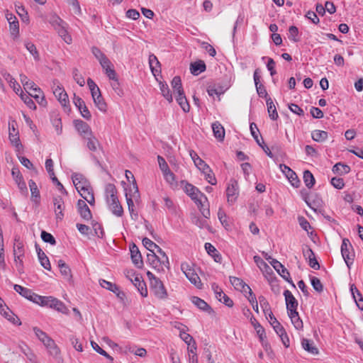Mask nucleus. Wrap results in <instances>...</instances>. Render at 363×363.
Listing matches in <instances>:
<instances>
[{
    "label": "nucleus",
    "instance_id": "nucleus-48",
    "mask_svg": "<svg viewBox=\"0 0 363 363\" xmlns=\"http://www.w3.org/2000/svg\"><path fill=\"white\" fill-rule=\"evenodd\" d=\"M52 125L55 127L57 135H60L62 131L61 118L57 114L55 115L51 119Z\"/></svg>",
    "mask_w": 363,
    "mask_h": 363
},
{
    "label": "nucleus",
    "instance_id": "nucleus-45",
    "mask_svg": "<svg viewBox=\"0 0 363 363\" xmlns=\"http://www.w3.org/2000/svg\"><path fill=\"white\" fill-rule=\"evenodd\" d=\"M172 86L174 91L177 94L184 92L181 78L178 76L174 77L172 80Z\"/></svg>",
    "mask_w": 363,
    "mask_h": 363
},
{
    "label": "nucleus",
    "instance_id": "nucleus-20",
    "mask_svg": "<svg viewBox=\"0 0 363 363\" xmlns=\"http://www.w3.org/2000/svg\"><path fill=\"white\" fill-rule=\"evenodd\" d=\"M14 290L21 295L23 297L27 298L28 300L33 301L34 303V296H38V294H35L32 290L25 288L18 284L13 285Z\"/></svg>",
    "mask_w": 363,
    "mask_h": 363
},
{
    "label": "nucleus",
    "instance_id": "nucleus-61",
    "mask_svg": "<svg viewBox=\"0 0 363 363\" xmlns=\"http://www.w3.org/2000/svg\"><path fill=\"white\" fill-rule=\"evenodd\" d=\"M156 251L160 256V258L161 259V262L162 263V265L167 268H169V262L168 257L167 256L166 253L159 246L156 249Z\"/></svg>",
    "mask_w": 363,
    "mask_h": 363
},
{
    "label": "nucleus",
    "instance_id": "nucleus-24",
    "mask_svg": "<svg viewBox=\"0 0 363 363\" xmlns=\"http://www.w3.org/2000/svg\"><path fill=\"white\" fill-rule=\"evenodd\" d=\"M57 265L60 268V273L64 278L67 281H71L72 279V275L69 267L62 259L58 260Z\"/></svg>",
    "mask_w": 363,
    "mask_h": 363
},
{
    "label": "nucleus",
    "instance_id": "nucleus-11",
    "mask_svg": "<svg viewBox=\"0 0 363 363\" xmlns=\"http://www.w3.org/2000/svg\"><path fill=\"white\" fill-rule=\"evenodd\" d=\"M108 209L113 215L121 217L123 215V208L118 199V196L106 199Z\"/></svg>",
    "mask_w": 363,
    "mask_h": 363
},
{
    "label": "nucleus",
    "instance_id": "nucleus-32",
    "mask_svg": "<svg viewBox=\"0 0 363 363\" xmlns=\"http://www.w3.org/2000/svg\"><path fill=\"white\" fill-rule=\"evenodd\" d=\"M4 77L16 94H18L19 92L21 91V86L9 73H5Z\"/></svg>",
    "mask_w": 363,
    "mask_h": 363
},
{
    "label": "nucleus",
    "instance_id": "nucleus-2",
    "mask_svg": "<svg viewBox=\"0 0 363 363\" xmlns=\"http://www.w3.org/2000/svg\"><path fill=\"white\" fill-rule=\"evenodd\" d=\"M50 23L63 40L66 43L70 44L72 40L71 35L67 32L66 23L57 16L53 17Z\"/></svg>",
    "mask_w": 363,
    "mask_h": 363
},
{
    "label": "nucleus",
    "instance_id": "nucleus-52",
    "mask_svg": "<svg viewBox=\"0 0 363 363\" xmlns=\"http://www.w3.org/2000/svg\"><path fill=\"white\" fill-rule=\"evenodd\" d=\"M305 201L307 205L312 208L314 211H317V208L321 206L322 200L317 197L315 199L311 201L310 198H305Z\"/></svg>",
    "mask_w": 363,
    "mask_h": 363
},
{
    "label": "nucleus",
    "instance_id": "nucleus-37",
    "mask_svg": "<svg viewBox=\"0 0 363 363\" xmlns=\"http://www.w3.org/2000/svg\"><path fill=\"white\" fill-rule=\"evenodd\" d=\"M149 64L151 71L155 76L160 72V70L156 69L157 67L160 66V63L155 55L151 54L149 56Z\"/></svg>",
    "mask_w": 363,
    "mask_h": 363
},
{
    "label": "nucleus",
    "instance_id": "nucleus-42",
    "mask_svg": "<svg viewBox=\"0 0 363 363\" xmlns=\"http://www.w3.org/2000/svg\"><path fill=\"white\" fill-rule=\"evenodd\" d=\"M303 181L306 186L309 189L312 188L315 182L313 174L309 170H305L303 172Z\"/></svg>",
    "mask_w": 363,
    "mask_h": 363
},
{
    "label": "nucleus",
    "instance_id": "nucleus-53",
    "mask_svg": "<svg viewBox=\"0 0 363 363\" xmlns=\"http://www.w3.org/2000/svg\"><path fill=\"white\" fill-rule=\"evenodd\" d=\"M298 29L295 26H291L289 28V38L290 40L293 42H298L299 40L298 38Z\"/></svg>",
    "mask_w": 363,
    "mask_h": 363
},
{
    "label": "nucleus",
    "instance_id": "nucleus-22",
    "mask_svg": "<svg viewBox=\"0 0 363 363\" xmlns=\"http://www.w3.org/2000/svg\"><path fill=\"white\" fill-rule=\"evenodd\" d=\"M35 248L41 266L45 269L50 270L51 264L45 253L38 246V245H35Z\"/></svg>",
    "mask_w": 363,
    "mask_h": 363
},
{
    "label": "nucleus",
    "instance_id": "nucleus-18",
    "mask_svg": "<svg viewBox=\"0 0 363 363\" xmlns=\"http://www.w3.org/2000/svg\"><path fill=\"white\" fill-rule=\"evenodd\" d=\"M130 252L133 264L138 268L142 267L143 262L138 247L133 243L130 245Z\"/></svg>",
    "mask_w": 363,
    "mask_h": 363
},
{
    "label": "nucleus",
    "instance_id": "nucleus-17",
    "mask_svg": "<svg viewBox=\"0 0 363 363\" xmlns=\"http://www.w3.org/2000/svg\"><path fill=\"white\" fill-rule=\"evenodd\" d=\"M303 254L305 258L308 260V264L311 268L316 270L320 269V264L315 257L313 251L310 247H306V249H303Z\"/></svg>",
    "mask_w": 363,
    "mask_h": 363
},
{
    "label": "nucleus",
    "instance_id": "nucleus-39",
    "mask_svg": "<svg viewBox=\"0 0 363 363\" xmlns=\"http://www.w3.org/2000/svg\"><path fill=\"white\" fill-rule=\"evenodd\" d=\"M84 139L87 140L86 146L89 150L92 152L97 150V147L99 145V143L93 134L85 138Z\"/></svg>",
    "mask_w": 363,
    "mask_h": 363
},
{
    "label": "nucleus",
    "instance_id": "nucleus-21",
    "mask_svg": "<svg viewBox=\"0 0 363 363\" xmlns=\"http://www.w3.org/2000/svg\"><path fill=\"white\" fill-rule=\"evenodd\" d=\"M185 191L188 195L190 196L192 200H198V196L203 197L205 201H207V197L201 193L196 187L194 186L187 184L185 186Z\"/></svg>",
    "mask_w": 363,
    "mask_h": 363
},
{
    "label": "nucleus",
    "instance_id": "nucleus-27",
    "mask_svg": "<svg viewBox=\"0 0 363 363\" xmlns=\"http://www.w3.org/2000/svg\"><path fill=\"white\" fill-rule=\"evenodd\" d=\"M211 126L215 138L219 141H223L225 138V129L223 126L218 121L213 123Z\"/></svg>",
    "mask_w": 363,
    "mask_h": 363
},
{
    "label": "nucleus",
    "instance_id": "nucleus-58",
    "mask_svg": "<svg viewBox=\"0 0 363 363\" xmlns=\"http://www.w3.org/2000/svg\"><path fill=\"white\" fill-rule=\"evenodd\" d=\"M91 345L93 347V349L97 352L98 353H99L100 354L104 356L105 357H106L108 359H109L111 362H113V358L110 356L105 350H104L103 349H101L99 345L94 342V341H91Z\"/></svg>",
    "mask_w": 363,
    "mask_h": 363
},
{
    "label": "nucleus",
    "instance_id": "nucleus-59",
    "mask_svg": "<svg viewBox=\"0 0 363 363\" xmlns=\"http://www.w3.org/2000/svg\"><path fill=\"white\" fill-rule=\"evenodd\" d=\"M259 302L260 304L261 308L263 310V312L265 315V316H267V312L271 309L270 305L266 298L263 296H259L258 297Z\"/></svg>",
    "mask_w": 363,
    "mask_h": 363
},
{
    "label": "nucleus",
    "instance_id": "nucleus-25",
    "mask_svg": "<svg viewBox=\"0 0 363 363\" xmlns=\"http://www.w3.org/2000/svg\"><path fill=\"white\" fill-rule=\"evenodd\" d=\"M14 257L20 259L24 257V245L19 238H15L13 243Z\"/></svg>",
    "mask_w": 363,
    "mask_h": 363
},
{
    "label": "nucleus",
    "instance_id": "nucleus-56",
    "mask_svg": "<svg viewBox=\"0 0 363 363\" xmlns=\"http://www.w3.org/2000/svg\"><path fill=\"white\" fill-rule=\"evenodd\" d=\"M96 106L102 112H106L107 108V105L104 101L102 96L96 97L95 99H93Z\"/></svg>",
    "mask_w": 363,
    "mask_h": 363
},
{
    "label": "nucleus",
    "instance_id": "nucleus-28",
    "mask_svg": "<svg viewBox=\"0 0 363 363\" xmlns=\"http://www.w3.org/2000/svg\"><path fill=\"white\" fill-rule=\"evenodd\" d=\"M303 348L312 354H318V349L315 346L313 340L303 338L301 341Z\"/></svg>",
    "mask_w": 363,
    "mask_h": 363
},
{
    "label": "nucleus",
    "instance_id": "nucleus-23",
    "mask_svg": "<svg viewBox=\"0 0 363 363\" xmlns=\"http://www.w3.org/2000/svg\"><path fill=\"white\" fill-rule=\"evenodd\" d=\"M147 262L150 264L157 271L163 270V265L161 262V259L158 255L155 254V252L147 254Z\"/></svg>",
    "mask_w": 363,
    "mask_h": 363
},
{
    "label": "nucleus",
    "instance_id": "nucleus-36",
    "mask_svg": "<svg viewBox=\"0 0 363 363\" xmlns=\"http://www.w3.org/2000/svg\"><path fill=\"white\" fill-rule=\"evenodd\" d=\"M160 89L162 96L169 102H172L173 98L169 86L165 82H160Z\"/></svg>",
    "mask_w": 363,
    "mask_h": 363
},
{
    "label": "nucleus",
    "instance_id": "nucleus-34",
    "mask_svg": "<svg viewBox=\"0 0 363 363\" xmlns=\"http://www.w3.org/2000/svg\"><path fill=\"white\" fill-rule=\"evenodd\" d=\"M332 170L335 174H346L350 172V167L347 164L338 162L333 166Z\"/></svg>",
    "mask_w": 363,
    "mask_h": 363
},
{
    "label": "nucleus",
    "instance_id": "nucleus-51",
    "mask_svg": "<svg viewBox=\"0 0 363 363\" xmlns=\"http://www.w3.org/2000/svg\"><path fill=\"white\" fill-rule=\"evenodd\" d=\"M100 284L103 288H105L113 293H117L119 291V288L117 286V285L104 279L100 280Z\"/></svg>",
    "mask_w": 363,
    "mask_h": 363
},
{
    "label": "nucleus",
    "instance_id": "nucleus-38",
    "mask_svg": "<svg viewBox=\"0 0 363 363\" xmlns=\"http://www.w3.org/2000/svg\"><path fill=\"white\" fill-rule=\"evenodd\" d=\"M328 132L320 130H315L311 133V137L316 142H323L328 138Z\"/></svg>",
    "mask_w": 363,
    "mask_h": 363
},
{
    "label": "nucleus",
    "instance_id": "nucleus-31",
    "mask_svg": "<svg viewBox=\"0 0 363 363\" xmlns=\"http://www.w3.org/2000/svg\"><path fill=\"white\" fill-rule=\"evenodd\" d=\"M176 100L179 105L180 106V107L182 108V109L185 113L189 111L190 106L184 92L177 94V95L176 96Z\"/></svg>",
    "mask_w": 363,
    "mask_h": 363
},
{
    "label": "nucleus",
    "instance_id": "nucleus-8",
    "mask_svg": "<svg viewBox=\"0 0 363 363\" xmlns=\"http://www.w3.org/2000/svg\"><path fill=\"white\" fill-rule=\"evenodd\" d=\"M270 264L284 279H285L287 282L295 287V285L291 278L289 272L280 262L275 259H272Z\"/></svg>",
    "mask_w": 363,
    "mask_h": 363
},
{
    "label": "nucleus",
    "instance_id": "nucleus-13",
    "mask_svg": "<svg viewBox=\"0 0 363 363\" xmlns=\"http://www.w3.org/2000/svg\"><path fill=\"white\" fill-rule=\"evenodd\" d=\"M279 168L289 179L293 186L298 187L299 186L300 180L298 179L296 174L290 167L286 164H280Z\"/></svg>",
    "mask_w": 363,
    "mask_h": 363
},
{
    "label": "nucleus",
    "instance_id": "nucleus-50",
    "mask_svg": "<svg viewBox=\"0 0 363 363\" xmlns=\"http://www.w3.org/2000/svg\"><path fill=\"white\" fill-rule=\"evenodd\" d=\"M29 95L33 97L40 106H46L48 103L42 91L41 94L33 91L30 93Z\"/></svg>",
    "mask_w": 363,
    "mask_h": 363
},
{
    "label": "nucleus",
    "instance_id": "nucleus-57",
    "mask_svg": "<svg viewBox=\"0 0 363 363\" xmlns=\"http://www.w3.org/2000/svg\"><path fill=\"white\" fill-rule=\"evenodd\" d=\"M25 46H26V49L28 50V51L33 56L34 59L35 60H39V54L36 49L35 45L32 43L26 42L25 43Z\"/></svg>",
    "mask_w": 363,
    "mask_h": 363
},
{
    "label": "nucleus",
    "instance_id": "nucleus-19",
    "mask_svg": "<svg viewBox=\"0 0 363 363\" xmlns=\"http://www.w3.org/2000/svg\"><path fill=\"white\" fill-rule=\"evenodd\" d=\"M99 63L102 68L104 69L105 73L109 78V79H113L116 78V71L113 68V65L111 62L108 60L107 57L101 60Z\"/></svg>",
    "mask_w": 363,
    "mask_h": 363
},
{
    "label": "nucleus",
    "instance_id": "nucleus-12",
    "mask_svg": "<svg viewBox=\"0 0 363 363\" xmlns=\"http://www.w3.org/2000/svg\"><path fill=\"white\" fill-rule=\"evenodd\" d=\"M72 179L78 192L90 186L89 183L82 174L74 173Z\"/></svg>",
    "mask_w": 363,
    "mask_h": 363
},
{
    "label": "nucleus",
    "instance_id": "nucleus-1",
    "mask_svg": "<svg viewBox=\"0 0 363 363\" xmlns=\"http://www.w3.org/2000/svg\"><path fill=\"white\" fill-rule=\"evenodd\" d=\"M33 331L38 340L42 342L45 347L47 348L50 354L57 357L60 354V350L55 344V341L45 332L37 327L33 328Z\"/></svg>",
    "mask_w": 363,
    "mask_h": 363
},
{
    "label": "nucleus",
    "instance_id": "nucleus-4",
    "mask_svg": "<svg viewBox=\"0 0 363 363\" xmlns=\"http://www.w3.org/2000/svg\"><path fill=\"white\" fill-rule=\"evenodd\" d=\"M341 254L347 267L350 269L353 264L354 258V252L353 247L349 239L344 238L341 245Z\"/></svg>",
    "mask_w": 363,
    "mask_h": 363
},
{
    "label": "nucleus",
    "instance_id": "nucleus-16",
    "mask_svg": "<svg viewBox=\"0 0 363 363\" xmlns=\"http://www.w3.org/2000/svg\"><path fill=\"white\" fill-rule=\"evenodd\" d=\"M75 128L84 138L93 134L90 126L82 120H76L74 121Z\"/></svg>",
    "mask_w": 363,
    "mask_h": 363
},
{
    "label": "nucleus",
    "instance_id": "nucleus-40",
    "mask_svg": "<svg viewBox=\"0 0 363 363\" xmlns=\"http://www.w3.org/2000/svg\"><path fill=\"white\" fill-rule=\"evenodd\" d=\"M51 308H53V309H55L59 312H61L64 314H67L69 312V310L67 308V306L65 305V303L56 298H55V300L51 306Z\"/></svg>",
    "mask_w": 363,
    "mask_h": 363
},
{
    "label": "nucleus",
    "instance_id": "nucleus-35",
    "mask_svg": "<svg viewBox=\"0 0 363 363\" xmlns=\"http://www.w3.org/2000/svg\"><path fill=\"white\" fill-rule=\"evenodd\" d=\"M267 111L269 116L272 120H277L278 118V113L275 105L274 104L271 98L267 99Z\"/></svg>",
    "mask_w": 363,
    "mask_h": 363
},
{
    "label": "nucleus",
    "instance_id": "nucleus-47",
    "mask_svg": "<svg viewBox=\"0 0 363 363\" xmlns=\"http://www.w3.org/2000/svg\"><path fill=\"white\" fill-rule=\"evenodd\" d=\"M106 199L117 196V189L113 184H108L105 188Z\"/></svg>",
    "mask_w": 363,
    "mask_h": 363
},
{
    "label": "nucleus",
    "instance_id": "nucleus-7",
    "mask_svg": "<svg viewBox=\"0 0 363 363\" xmlns=\"http://www.w3.org/2000/svg\"><path fill=\"white\" fill-rule=\"evenodd\" d=\"M16 125L15 121L9 123V138L11 143L16 148L17 151H19L23 148V145L20 140L18 130L16 128Z\"/></svg>",
    "mask_w": 363,
    "mask_h": 363
},
{
    "label": "nucleus",
    "instance_id": "nucleus-41",
    "mask_svg": "<svg viewBox=\"0 0 363 363\" xmlns=\"http://www.w3.org/2000/svg\"><path fill=\"white\" fill-rule=\"evenodd\" d=\"M51 308H53V309H55L59 312H61L64 314H67L69 312V310L67 308V306L65 305V303L56 298H55V300L51 306Z\"/></svg>",
    "mask_w": 363,
    "mask_h": 363
},
{
    "label": "nucleus",
    "instance_id": "nucleus-9",
    "mask_svg": "<svg viewBox=\"0 0 363 363\" xmlns=\"http://www.w3.org/2000/svg\"><path fill=\"white\" fill-rule=\"evenodd\" d=\"M238 191V184L235 179H230L227 189H226V196L227 201L230 204H233L236 201Z\"/></svg>",
    "mask_w": 363,
    "mask_h": 363
},
{
    "label": "nucleus",
    "instance_id": "nucleus-29",
    "mask_svg": "<svg viewBox=\"0 0 363 363\" xmlns=\"http://www.w3.org/2000/svg\"><path fill=\"white\" fill-rule=\"evenodd\" d=\"M190 70L192 74L199 75L206 70V65L202 60L196 61L191 64Z\"/></svg>",
    "mask_w": 363,
    "mask_h": 363
},
{
    "label": "nucleus",
    "instance_id": "nucleus-62",
    "mask_svg": "<svg viewBox=\"0 0 363 363\" xmlns=\"http://www.w3.org/2000/svg\"><path fill=\"white\" fill-rule=\"evenodd\" d=\"M191 222L199 227L200 228H205L207 225V221L205 219H202L198 216L192 215L191 216Z\"/></svg>",
    "mask_w": 363,
    "mask_h": 363
},
{
    "label": "nucleus",
    "instance_id": "nucleus-44",
    "mask_svg": "<svg viewBox=\"0 0 363 363\" xmlns=\"http://www.w3.org/2000/svg\"><path fill=\"white\" fill-rule=\"evenodd\" d=\"M18 95L20 96L21 99L23 101V102L26 104V106L29 108L33 109V110L36 109V106H35L34 101L31 99V98L29 96H28L26 94H23L22 90H21V91L19 92V94Z\"/></svg>",
    "mask_w": 363,
    "mask_h": 363
},
{
    "label": "nucleus",
    "instance_id": "nucleus-46",
    "mask_svg": "<svg viewBox=\"0 0 363 363\" xmlns=\"http://www.w3.org/2000/svg\"><path fill=\"white\" fill-rule=\"evenodd\" d=\"M216 298L228 307L233 306V301L222 290H220L219 293H218Z\"/></svg>",
    "mask_w": 363,
    "mask_h": 363
},
{
    "label": "nucleus",
    "instance_id": "nucleus-26",
    "mask_svg": "<svg viewBox=\"0 0 363 363\" xmlns=\"http://www.w3.org/2000/svg\"><path fill=\"white\" fill-rule=\"evenodd\" d=\"M55 300V297L53 296H34V303L39 304L41 306H46L51 308V306Z\"/></svg>",
    "mask_w": 363,
    "mask_h": 363
},
{
    "label": "nucleus",
    "instance_id": "nucleus-3",
    "mask_svg": "<svg viewBox=\"0 0 363 363\" xmlns=\"http://www.w3.org/2000/svg\"><path fill=\"white\" fill-rule=\"evenodd\" d=\"M53 94L55 97L57 99L60 104L63 106L65 111H69L70 110L69 107V99L68 95L65 91V89L60 85V83L57 80L53 81Z\"/></svg>",
    "mask_w": 363,
    "mask_h": 363
},
{
    "label": "nucleus",
    "instance_id": "nucleus-43",
    "mask_svg": "<svg viewBox=\"0 0 363 363\" xmlns=\"http://www.w3.org/2000/svg\"><path fill=\"white\" fill-rule=\"evenodd\" d=\"M28 185L31 192V197L35 199V202L38 203L40 199V192L36 183L33 180L30 179L28 182Z\"/></svg>",
    "mask_w": 363,
    "mask_h": 363
},
{
    "label": "nucleus",
    "instance_id": "nucleus-33",
    "mask_svg": "<svg viewBox=\"0 0 363 363\" xmlns=\"http://www.w3.org/2000/svg\"><path fill=\"white\" fill-rule=\"evenodd\" d=\"M191 302L203 311H210L211 310V307L206 301L197 296H193L191 298Z\"/></svg>",
    "mask_w": 363,
    "mask_h": 363
},
{
    "label": "nucleus",
    "instance_id": "nucleus-60",
    "mask_svg": "<svg viewBox=\"0 0 363 363\" xmlns=\"http://www.w3.org/2000/svg\"><path fill=\"white\" fill-rule=\"evenodd\" d=\"M311 283L317 292L320 293L323 291V286L318 278L315 277H311Z\"/></svg>",
    "mask_w": 363,
    "mask_h": 363
},
{
    "label": "nucleus",
    "instance_id": "nucleus-64",
    "mask_svg": "<svg viewBox=\"0 0 363 363\" xmlns=\"http://www.w3.org/2000/svg\"><path fill=\"white\" fill-rule=\"evenodd\" d=\"M78 212L81 217L85 220H89L92 218L91 212L88 206L83 207Z\"/></svg>",
    "mask_w": 363,
    "mask_h": 363
},
{
    "label": "nucleus",
    "instance_id": "nucleus-54",
    "mask_svg": "<svg viewBox=\"0 0 363 363\" xmlns=\"http://www.w3.org/2000/svg\"><path fill=\"white\" fill-rule=\"evenodd\" d=\"M143 245L147 250L150 251L152 253L155 252V250H156V249L158 247V245L157 244H155L154 242H152L147 238H143Z\"/></svg>",
    "mask_w": 363,
    "mask_h": 363
},
{
    "label": "nucleus",
    "instance_id": "nucleus-63",
    "mask_svg": "<svg viewBox=\"0 0 363 363\" xmlns=\"http://www.w3.org/2000/svg\"><path fill=\"white\" fill-rule=\"evenodd\" d=\"M41 238L45 242H48L52 245H55L56 244L55 238L50 233L45 230L41 232Z\"/></svg>",
    "mask_w": 363,
    "mask_h": 363
},
{
    "label": "nucleus",
    "instance_id": "nucleus-5",
    "mask_svg": "<svg viewBox=\"0 0 363 363\" xmlns=\"http://www.w3.org/2000/svg\"><path fill=\"white\" fill-rule=\"evenodd\" d=\"M181 269L191 284L195 285L199 289L201 288V281L189 263H182Z\"/></svg>",
    "mask_w": 363,
    "mask_h": 363
},
{
    "label": "nucleus",
    "instance_id": "nucleus-6",
    "mask_svg": "<svg viewBox=\"0 0 363 363\" xmlns=\"http://www.w3.org/2000/svg\"><path fill=\"white\" fill-rule=\"evenodd\" d=\"M150 288L151 291L157 298L161 300L167 298V291L161 280L155 279L151 283Z\"/></svg>",
    "mask_w": 363,
    "mask_h": 363
},
{
    "label": "nucleus",
    "instance_id": "nucleus-14",
    "mask_svg": "<svg viewBox=\"0 0 363 363\" xmlns=\"http://www.w3.org/2000/svg\"><path fill=\"white\" fill-rule=\"evenodd\" d=\"M54 211L57 220H61L64 217L63 211L65 210V204L62 198L60 196L53 197Z\"/></svg>",
    "mask_w": 363,
    "mask_h": 363
},
{
    "label": "nucleus",
    "instance_id": "nucleus-55",
    "mask_svg": "<svg viewBox=\"0 0 363 363\" xmlns=\"http://www.w3.org/2000/svg\"><path fill=\"white\" fill-rule=\"evenodd\" d=\"M9 30L11 36L13 39L18 38L19 34V23L18 21L10 22L9 23Z\"/></svg>",
    "mask_w": 363,
    "mask_h": 363
},
{
    "label": "nucleus",
    "instance_id": "nucleus-49",
    "mask_svg": "<svg viewBox=\"0 0 363 363\" xmlns=\"http://www.w3.org/2000/svg\"><path fill=\"white\" fill-rule=\"evenodd\" d=\"M16 10L18 16L21 17L23 22L29 21V16L28 12L22 5H16Z\"/></svg>",
    "mask_w": 363,
    "mask_h": 363
},
{
    "label": "nucleus",
    "instance_id": "nucleus-30",
    "mask_svg": "<svg viewBox=\"0 0 363 363\" xmlns=\"http://www.w3.org/2000/svg\"><path fill=\"white\" fill-rule=\"evenodd\" d=\"M288 315L291 320L292 324L296 330H302L303 327V321L298 315L297 311L289 312Z\"/></svg>",
    "mask_w": 363,
    "mask_h": 363
},
{
    "label": "nucleus",
    "instance_id": "nucleus-15",
    "mask_svg": "<svg viewBox=\"0 0 363 363\" xmlns=\"http://www.w3.org/2000/svg\"><path fill=\"white\" fill-rule=\"evenodd\" d=\"M285 297L287 313L297 311L298 301L292 294V293L286 289L284 291Z\"/></svg>",
    "mask_w": 363,
    "mask_h": 363
},
{
    "label": "nucleus",
    "instance_id": "nucleus-10",
    "mask_svg": "<svg viewBox=\"0 0 363 363\" xmlns=\"http://www.w3.org/2000/svg\"><path fill=\"white\" fill-rule=\"evenodd\" d=\"M130 276H134L133 272H128L126 277L130 279V280L137 288L138 291L140 292L141 296L143 297H146L147 296V289L145 281L143 280H141V277H139L138 275L135 276L133 279L131 278Z\"/></svg>",
    "mask_w": 363,
    "mask_h": 363
}]
</instances>
